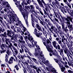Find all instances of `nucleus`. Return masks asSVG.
<instances>
[{"instance_id": "1", "label": "nucleus", "mask_w": 73, "mask_h": 73, "mask_svg": "<svg viewBox=\"0 0 73 73\" xmlns=\"http://www.w3.org/2000/svg\"><path fill=\"white\" fill-rule=\"evenodd\" d=\"M14 35H15V32L11 31V30H7V33H6V32H5L4 34L1 35V36L5 37V41H9V38H7V36L10 37H13Z\"/></svg>"}, {"instance_id": "2", "label": "nucleus", "mask_w": 73, "mask_h": 73, "mask_svg": "<svg viewBox=\"0 0 73 73\" xmlns=\"http://www.w3.org/2000/svg\"><path fill=\"white\" fill-rule=\"evenodd\" d=\"M25 8L27 9L29 12H30L32 13L34 16L37 17L36 15H37V13L35 11L33 5H31L30 6H25Z\"/></svg>"}, {"instance_id": "3", "label": "nucleus", "mask_w": 73, "mask_h": 73, "mask_svg": "<svg viewBox=\"0 0 73 73\" xmlns=\"http://www.w3.org/2000/svg\"><path fill=\"white\" fill-rule=\"evenodd\" d=\"M43 44L44 45L46 46V49H47L48 51L50 53H52L53 55H54L56 56L57 55L56 53H55V51L53 50L52 49H53V47L51 45V44H47V45H46V44L45 42H43Z\"/></svg>"}, {"instance_id": "4", "label": "nucleus", "mask_w": 73, "mask_h": 73, "mask_svg": "<svg viewBox=\"0 0 73 73\" xmlns=\"http://www.w3.org/2000/svg\"><path fill=\"white\" fill-rule=\"evenodd\" d=\"M19 11L21 12V13L22 14V15H23V17L25 21L26 20V19L25 18L26 16L27 19H28V14L27 13L28 12L27 10H25V11L26 12H25L24 10H23V9L22 8V7L21 6L19 7Z\"/></svg>"}, {"instance_id": "5", "label": "nucleus", "mask_w": 73, "mask_h": 73, "mask_svg": "<svg viewBox=\"0 0 73 73\" xmlns=\"http://www.w3.org/2000/svg\"><path fill=\"white\" fill-rule=\"evenodd\" d=\"M67 18L65 17V21H67V22L66 23L68 24L69 25H68V26L70 27V26H72V25H70V22L72 23L73 24V21L72 20V18L71 16H69L68 15H67Z\"/></svg>"}, {"instance_id": "6", "label": "nucleus", "mask_w": 73, "mask_h": 73, "mask_svg": "<svg viewBox=\"0 0 73 73\" xmlns=\"http://www.w3.org/2000/svg\"><path fill=\"white\" fill-rule=\"evenodd\" d=\"M31 21H32V26L34 28L35 27L34 26V25L35 24H34V23H35V22L37 23H38V20L37 19H36L35 17L33 16V15L32 14L31 15Z\"/></svg>"}, {"instance_id": "7", "label": "nucleus", "mask_w": 73, "mask_h": 73, "mask_svg": "<svg viewBox=\"0 0 73 73\" xmlns=\"http://www.w3.org/2000/svg\"><path fill=\"white\" fill-rule=\"evenodd\" d=\"M13 1L15 2V4L16 5H17L16 6L17 7H18V8H19V6H21L22 8L23 7H22V6L21 5H20V2L19 1H17V0H13Z\"/></svg>"}, {"instance_id": "8", "label": "nucleus", "mask_w": 73, "mask_h": 73, "mask_svg": "<svg viewBox=\"0 0 73 73\" xmlns=\"http://www.w3.org/2000/svg\"><path fill=\"white\" fill-rule=\"evenodd\" d=\"M57 49H58V50H58V51L59 52L60 55H62V54H63V49L62 48H60V46L59 44L58 45Z\"/></svg>"}, {"instance_id": "9", "label": "nucleus", "mask_w": 73, "mask_h": 73, "mask_svg": "<svg viewBox=\"0 0 73 73\" xmlns=\"http://www.w3.org/2000/svg\"><path fill=\"white\" fill-rule=\"evenodd\" d=\"M54 13L56 17L59 19L60 21V19L62 20L60 18V16L59 15L58 13H56L55 11H54Z\"/></svg>"}, {"instance_id": "10", "label": "nucleus", "mask_w": 73, "mask_h": 73, "mask_svg": "<svg viewBox=\"0 0 73 73\" xmlns=\"http://www.w3.org/2000/svg\"><path fill=\"white\" fill-rule=\"evenodd\" d=\"M56 41H55L52 42V44H53V46H54V47L56 48V49L57 50V47H58V46H56ZM58 46V45H57Z\"/></svg>"}, {"instance_id": "11", "label": "nucleus", "mask_w": 73, "mask_h": 73, "mask_svg": "<svg viewBox=\"0 0 73 73\" xmlns=\"http://www.w3.org/2000/svg\"><path fill=\"white\" fill-rule=\"evenodd\" d=\"M37 1L40 7L44 8V6L43 5L42 3L41 2V1L40 0H37Z\"/></svg>"}, {"instance_id": "12", "label": "nucleus", "mask_w": 73, "mask_h": 73, "mask_svg": "<svg viewBox=\"0 0 73 73\" xmlns=\"http://www.w3.org/2000/svg\"><path fill=\"white\" fill-rule=\"evenodd\" d=\"M54 60L56 63H58V64L59 65V66L61 65V63H60V61H58V59H56V58H54Z\"/></svg>"}, {"instance_id": "13", "label": "nucleus", "mask_w": 73, "mask_h": 73, "mask_svg": "<svg viewBox=\"0 0 73 73\" xmlns=\"http://www.w3.org/2000/svg\"><path fill=\"white\" fill-rule=\"evenodd\" d=\"M68 28L69 29V31L71 32V31H72V34H73V26H72V25H70V26H68Z\"/></svg>"}, {"instance_id": "14", "label": "nucleus", "mask_w": 73, "mask_h": 73, "mask_svg": "<svg viewBox=\"0 0 73 73\" xmlns=\"http://www.w3.org/2000/svg\"><path fill=\"white\" fill-rule=\"evenodd\" d=\"M68 27V26L67 27L66 26L65 28L64 27V29L62 28V30L63 31H64L65 32V33H67L68 32L69 30L68 29H67V28Z\"/></svg>"}, {"instance_id": "15", "label": "nucleus", "mask_w": 73, "mask_h": 73, "mask_svg": "<svg viewBox=\"0 0 73 73\" xmlns=\"http://www.w3.org/2000/svg\"><path fill=\"white\" fill-rule=\"evenodd\" d=\"M17 17V18H16V19H15L14 18H13V20H14V21L15 22H17V21H18V23L19 24L20 23H20V22L19 20V19L18 18V17Z\"/></svg>"}, {"instance_id": "16", "label": "nucleus", "mask_w": 73, "mask_h": 73, "mask_svg": "<svg viewBox=\"0 0 73 73\" xmlns=\"http://www.w3.org/2000/svg\"><path fill=\"white\" fill-rule=\"evenodd\" d=\"M63 21H62V20L60 19V22H61V23L62 24V29H64V23Z\"/></svg>"}, {"instance_id": "17", "label": "nucleus", "mask_w": 73, "mask_h": 73, "mask_svg": "<svg viewBox=\"0 0 73 73\" xmlns=\"http://www.w3.org/2000/svg\"><path fill=\"white\" fill-rule=\"evenodd\" d=\"M11 53V52L9 51V50H7V51H6V54H8V56H9L10 55V54Z\"/></svg>"}, {"instance_id": "18", "label": "nucleus", "mask_w": 73, "mask_h": 73, "mask_svg": "<svg viewBox=\"0 0 73 73\" xmlns=\"http://www.w3.org/2000/svg\"><path fill=\"white\" fill-rule=\"evenodd\" d=\"M27 69L29 70V71H30V72L31 73H32V70H31V68L30 67V66L29 65H27Z\"/></svg>"}, {"instance_id": "19", "label": "nucleus", "mask_w": 73, "mask_h": 73, "mask_svg": "<svg viewBox=\"0 0 73 73\" xmlns=\"http://www.w3.org/2000/svg\"><path fill=\"white\" fill-rule=\"evenodd\" d=\"M31 59L33 60V61L34 62H35V63H36V64H38V62L37 61V60H36V59H35L34 58H31Z\"/></svg>"}, {"instance_id": "20", "label": "nucleus", "mask_w": 73, "mask_h": 73, "mask_svg": "<svg viewBox=\"0 0 73 73\" xmlns=\"http://www.w3.org/2000/svg\"><path fill=\"white\" fill-rule=\"evenodd\" d=\"M36 9H38V10H41V9L39 8V6L38 5H35Z\"/></svg>"}, {"instance_id": "21", "label": "nucleus", "mask_w": 73, "mask_h": 73, "mask_svg": "<svg viewBox=\"0 0 73 73\" xmlns=\"http://www.w3.org/2000/svg\"><path fill=\"white\" fill-rule=\"evenodd\" d=\"M14 27H14V26L12 25H11V29H12L14 31L16 32V30H15V28Z\"/></svg>"}, {"instance_id": "22", "label": "nucleus", "mask_w": 73, "mask_h": 73, "mask_svg": "<svg viewBox=\"0 0 73 73\" xmlns=\"http://www.w3.org/2000/svg\"><path fill=\"white\" fill-rule=\"evenodd\" d=\"M53 69H50V72H54L55 73H56V70H55V68H53Z\"/></svg>"}, {"instance_id": "23", "label": "nucleus", "mask_w": 73, "mask_h": 73, "mask_svg": "<svg viewBox=\"0 0 73 73\" xmlns=\"http://www.w3.org/2000/svg\"><path fill=\"white\" fill-rule=\"evenodd\" d=\"M36 36L38 37H39L40 35H42V33H41V34H40V33H36Z\"/></svg>"}, {"instance_id": "24", "label": "nucleus", "mask_w": 73, "mask_h": 73, "mask_svg": "<svg viewBox=\"0 0 73 73\" xmlns=\"http://www.w3.org/2000/svg\"><path fill=\"white\" fill-rule=\"evenodd\" d=\"M41 3H42L44 4L43 5H44V6L46 7L47 6L46 4L45 3L44 0H41Z\"/></svg>"}, {"instance_id": "25", "label": "nucleus", "mask_w": 73, "mask_h": 73, "mask_svg": "<svg viewBox=\"0 0 73 73\" xmlns=\"http://www.w3.org/2000/svg\"><path fill=\"white\" fill-rule=\"evenodd\" d=\"M64 52L65 54H66L67 53L69 52V51L68 49H65V50H64Z\"/></svg>"}, {"instance_id": "26", "label": "nucleus", "mask_w": 73, "mask_h": 73, "mask_svg": "<svg viewBox=\"0 0 73 73\" xmlns=\"http://www.w3.org/2000/svg\"><path fill=\"white\" fill-rule=\"evenodd\" d=\"M58 13L59 14V15H60V16H61V18L62 19V21H63V22H64V18L62 17V15H61L60 12Z\"/></svg>"}, {"instance_id": "27", "label": "nucleus", "mask_w": 73, "mask_h": 73, "mask_svg": "<svg viewBox=\"0 0 73 73\" xmlns=\"http://www.w3.org/2000/svg\"><path fill=\"white\" fill-rule=\"evenodd\" d=\"M38 53L37 52V51H36V50H35V53L34 54L35 56H37L38 55Z\"/></svg>"}, {"instance_id": "28", "label": "nucleus", "mask_w": 73, "mask_h": 73, "mask_svg": "<svg viewBox=\"0 0 73 73\" xmlns=\"http://www.w3.org/2000/svg\"><path fill=\"white\" fill-rule=\"evenodd\" d=\"M26 2L27 4H30L32 2L31 0H26Z\"/></svg>"}, {"instance_id": "29", "label": "nucleus", "mask_w": 73, "mask_h": 73, "mask_svg": "<svg viewBox=\"0 0 73 73\" xmlns=\"http://www.w3.org/2000/svg\"><path fill=\"white\" fill-rule=\"evenodd\" d=\"M47 44H48L50 43V44H51V42L50 41V40L49 39H48L47 41H46Z\"/></svg>"}, {"instance_id": "30", "label": "nucleus", "mask_w": 73, "mask_h": 73, "mask_svg": "<svg viewBox=\"0 0 73 73\" xmlns=\"http://www.w3.org/2000/svg\"><path fill=\"white\" fill-rule=\"evenodd\" d=\"M14 39H16L18 37V35H17L15 34L14 35Z\"/></svg>"}, {"instance_id": "31", "label": "nucleus", "mask_w": 73, "mask_h": 73, "mask_svg": "<svg viewBox=\"0 0 73 73\" xmlns=\"http://www.w3.org/2000/svg\"><path fill=\"white\" fill-rule=\"evenodd\" d=\"M53 29L55 32V31H57V29L55 27H54V28Z\"/></svg>"}, {"instance_id": "32", "label": "nucleus", "mask_w": 73, "mask_h": 73, "mask_svg": "<svg viewBox=\"0 0 73 73\" xmlns=\"http://www.w3.org/2000/svg\"><path fill=\"white\" fill-rule=\"evenodd\" d=\"M13 17H14L15 18V19H16V18L15 17V16L14 15H12V16H11L10 17V19H13Z\"/></svg>"}, {"instance_id": "33", "label": "nucleus", "mask_w": 73, "mask_h": 73, "mask_svg": "<svg viewBox=\"0 0 73 73\" xmlns=\"http://www.w3.org/2000/svg\"><path fill=\"white\" fill-rule=\"evenodd\" d=\"M22 2L23 3H24V4L25 5H28V3H27L26 1H22Z\"/></svg>"}, {"instance_id": "34", "label": "nucleus", "mask_w": 73, "mask_h": 73, "mask_svg": "<svg viewBox=\"0 0 73 73\" xmlns=\"http://www.w3.org/2000/svg\"><path fill=\"white\" fill-rule=\"evenodd\" d=\"M60 44V46L62 47V48H63L64 47V45L62 43H61V44Z\"/></svg>"}, {"instance_id": "35", "label": "nucleus", "mask_w": 73, "mask_h": 73, "mask_svg": "<svg viewBox=\"0 0 73 73\" xmlns=\"http://www.w3.org/2000/svg\"><path fill=\"white\" fill-rule=\"evenodd\" d=\"M21 30V28H17V31L18 32H20V31Z\"/></svg>"}, {"instance_id": "36", "label": "nucleus", "mask_w": 73, "mask_h": 73, "mask_svg": "<svg viewBox=\"0 0 73 73\" xmlns=\"http://www.w3.org/2000/svg\"><path fill=\"white\" fill-rule=\"evenodd\" d=\"M8 4V3L7 2H3V5H6V4Z\"/></svg>"}, {"instance_id": "37", "label": "nucleus", "mask_w": 73, "mask_h": 73, "mask_svg": "<svg viewBox=\"0 0 73 73\" xmlns=\"http://www.w3.org/2000/svg\"><path fill=\"white\" fill-rule=\"evenodd\" d=\"M36 71H39L41 73V70L39 68H38V70L37 69H36Z\"/></svg>"}, {"instance_id": "38", "label": "nucleus", "mask_w": 73, "mask_h": 73, "mask_svg": "<svg viewBox=\"0 0 73 73\" xmlns=\"http://www.w3.org/2000/svg\"><path fill=\"white\" fill-rule=\"evenodd\" d=\"M48 25H49L50 27L53 26L52 24L51 23H50V22H48Z\"/></svg>"}, {"instance_id": "39", "label": "nucleus", "mask_w": 73, "mask_h": 73, "mask_svg": "<svg viewBox=\"0 0 73 73\" xmlns=\"http://www.w3.org/2000/svg\"><path fill=\"white\" fill-rule=\"evenodd\" d=\"M67 5H68V6L69 7L70 9H71V5H70V4H69V3H68V4H67Z\"/></svg>"}, {"instance_id": "40", "label": "nucleus", "mask_w": 73, "mask_h": 73, "mask_svg": "<svg viewBox=\"0 0 73 73\" xmlns=\"http://www.w3.org/2000/svg\"><path fill=\"white\" fill-rule=\"evenodd\" d=\"M27 57L28 58H29V59H30V60L32 62H33V61H32V60H31V57H30V56H27Z\"/></svg>"}, {"instance_id": "41", "label": "nucleus", "mask_w": 73, "mask_h": 73, "mask_svg": "<svg viewBox=\"0 0 73 73\" xmlns=\"http://www.w3.org/2000/svg\"><path fill=\"white\" fill-rule=\"evenodd\" d=\"M27 45H28V46L29 47H32V45L31 43H28V42H27Z\"/></svg>"}, {"instance_id": "42", "label": "nucleus", "mask_w": 73, "mask_h": 73, "mask_svg": "<svg viewBox=\"0 0 73 73\" xmlns=\"http://www.w3.org/2000/svg\"><path fill=\"white\" fill-rule=\"evenodd\" d=\"M40 50V48H37V50H36V51H37V50H38V52H40V50Z\"/></svg>"}, {"instance_id": "43", "label": "nucleus", "mask_w": 73, "mask_h": 73, "mask_svg": "<svg viewBox=\"0 0 73 73\" xmlns=\"http://www.w3.org/2000/svg\"><path fill=\"white\" fill-rule=\"evenodd\" d=\"M40 23H41V25H44V23L43 22H42V21H40Z\"/></svg>"}, {"instance_id": "44", "label": "nucleus", "mask_w": 73, "mask_h": 73, "mask_svg": "<svg viewBox=\"0 0 73 73\" xmlns=\"http://www.w3.org/2000/svg\"><path fill=\"white\" fill-rule=\"evenodd\" d=\"M14 52H15V53H16V54H15L16 55H17V54L18 53V51H17V50H15V51H14Z\"/></svg>"}, {"instance_id": "45", "label": "nucleus", "mask_w": 73, "mask_h": 73, "mask_svg": "<svg viewBox=\"0 0 73 73\" xmlns=\"http://www.w3.org/2000/svg\"><path fill=\"white\" fill-rule=\"evenodd\" d=\"M9 56H8L7 54H5V58H6V60H7V58L8 59Z\"/></svg>"}, {"instance_id": "46", "label": "nucleus", "mask_w": 73, "mask_h": 73, "mask_svg": "<svg viewBox=\"0 0 73 73\" xmlns=\"http://www.w3.org/2000/svg\"><path fill=\"white\" fill-rule=\"evenodd\" d=\"M37 29H36V28H35V32L34 33H33L34 34H36V33H37Z\"/></svg>"}, {"instance_id": "47", "label": "nucleus", "mask_w": 73, "mask_h": 73, "mask_svg": "<svg viewBox=\"0 0 73 73\" xmlns=\"http://www.w3.org/2000/svg\"><path fill=\"white\" fill-rule=\"evenodd\" d=\"M0 32H1L2 33L3 32V31L2 28L1 27H0Z\"/></svg>"}, {"instance_id": "48", "label": "nucleus", "mask_w": 73, "mask_h": 73, "mask_svg": "<svg viewBox=\"0 0 73 73\" xmlns=\"http://www.w3.org/2000/svg\"><path fill=\"white\" fill-rule=\"evenodd\" d=\"M50 19V20H51V21H52L53 22H54V19H52V18H51V17H49Z\"/></svg>"}, {"instance_id": "49", "label": "nucleus", "mask_w": 73, "mask_h": 73, "mask_svg": "<svg viewBox=\"0 0 73 73\" xmlns=\"http://www.w3.org/2000/svg\"><path fill=\"white\" fill-rule=\"evenodd\" d=\"M54 21H56L58 23H59V21H58V19H56V18H54Z\"/></svg>"}, {"instance_id": "50", "label": "nucleus", "mask_w": 73, "mask_h": 73, "mask_svg": "<svg viewBox=\"0 0 73 73\" xmlns=\"http://www.w3.org/2000/svg\"><path fill=\"white\" fill-rule=\"evenodd\" d=\"M39 11L40 13V14H41V15H43V13L42 12V11H41V10H39Z\"/></svg>"}, {"instance_id": "51", "label": "nucleus", "mask_w": 73, "mask_h": 73, "mask_svg": "<svg viewBox=\"0 0 73 73\" xmlns=\"http://www.w3.org/2000/svg\"><path fill=\"white\" fill-rule=\"evenodd\" d=\"M62 41L60 40L58 41V43H59V44H62Z\"/></svg>"}, {"instance_id": "52", "label": "nucleus", "mask_w": 73, "mask_h": 73, "mask_svg": "<svg viewBox=\"0 0 73 73\" xmlns=\"http://www.w3.org/2000/svg\"><path fill=\"white\" fill-rule=\"evenodd\" d=\"M1 24H2L3 25V27H4L6 29V25H5V23H1Z\"/></svg>"}, {"instance_id": "53", "label": "nucleus", "mask_w": 73, "mask_h": 73, "mask_svg": "<svg viewBox=\"0 0 73 73\" xmlns=\"http://www.w3.org/2000/svg\"><path fill=\"white\" fill-rule=\"evenodd\" d=\"M67 72H68V73H72V71L70 70H67Z\"/></svg>"}, {"instance_id": "54", "label": "nucleus", "mask_w": 73, "mask_h": 73, "mask_svg": "<svg viewBox=\"0 0 73 73\" xmlns=\"http://www.w3.org/2000/svg\"><path fill=\"white\" fill-rule=\"evenodd\" d=\"M67 62L68 63V65H69V66H71L72 65V64H72L71 63V64L70 63H69V62Z\"/></svg>"}, {"instance_id": "55", "label": "nucleus", "mask_w": 73, "mask_h": 73, "mask_svg": "<svg viewBox=\"0 0 73 73\" xmlns=\"http://www.w3.org/2000/svg\"><path fill=\"white\" fill-rule=\"evenodd\" d=\"M23 37L25 40L27 39L28 38L27 36H26L25 37V36L23 35Z\"/></svg>"}, {"instance_id": "56", "label": "nucleus", "mask_w": 73, "mask_h": 73, "mask_svg": "<svg viewBox=\"0 0 73 73\" xmlns=\"http://www.w3.org/2000/svg\"><path fill=\"white\" fill-rule=\"evenodd\" d=\"M33 68L35 70L37 69V68L36 67V66H33Z\"/></svg>"}, {"instance_id": "57", "label": "nucleus", "mask_w": 73, "mask_h": 73, "mask_svg": "<svg viewBox=\"0 0 73 73\" xmlns=\"http://www.w3.org/2000/svg\"><path fill=\"white\" fill-rule=\"evenodd\" d=\"M70 12L72 14H73V10H70Z\"/></svg>"}, {"instance_id": "58", "label": "nucleus", "mask_w": 73, "mask_h": 73, "mask_svg": "<svg viewBox=\"0 0 73 73\" xmlns=\"http://www.w3.org/2000/svg\"><path fill=\"white\" fill-rule=\"evenodd\" d=\"M9 46H8V47H9V48H11V49H12L11 48V47H14L13 46H11V45H8Z\"/></svg>"}, {"instance_id": "59", "label": "nucleus", "mask_w": 73, "mask_h": 73, "mask_svg": "<svg viewBox=\"0 0 73 73\" xmlns=\"http://www.w3.org/2000/svg\"><path fill=\"white\" fill-rule=\"evenodd\" d=\"M36 27L37 28L41 27H40L39 25L38 24H36Z\"/></svg>"}, {"instance_id": "60", "label": "nucleus", "mask_w": 73, "mask_h": 73, "mask_svg": "<svg viewBox=\"0 0 73 73\" xmlns=\"http://www.w3.org/2000/svg\"><path fill=\"white\" fill-rule=\"evenodd\" d=\"M26 64L27 65H28V62H27V61H26L24 63V64Z\"/></svg>"}, {"instance_id": "61", "label": "nucleus", "mask_w": 73, "mask_h": 73, "mask_svg": "<svg viewBox=\"0 0 73 73\" xmlns=\"http://www.w3.org/2000/svg\"><path fill=\"white\" fill-rule=\"evenodd\" d=\"M23 28L24 29H23V32H25V31H26V28H25V27H24Z\"/></svg>"}, {"instance_id": "62", "label": "nucleus", "mask_w": 73, "mask_h": 73, "mask_svg": "<svg viewBox=\"0 0 73 73\" xmlns=\"http://www.w3.org/2000/svg\"><path fill=\"white\" fill-rule=\"evenodd\" d=\"M25 21L26 23V25H27V26H28V21H26V20H25Z\"/></svg>"}, {"instance_id": "63", "label": "nucleus", "mask_w": 73, "mask_h": 73, "mask_svg": "<svg viewBox=\"0 0 73 73\" xmlns=\"http://www.w3.org/2000/svg\"><path fill=\"white\" fill-rule=\"evenodd\" d=\"M9 61H10L11 62V63H13V60L11 58H10V60Z\"/></svg>"}, {"instance_id": "64", "label": "nucleus", "mask_w": 73, "mask_h": 73, "mask_svg": "<svg viewBox=\"0 0 73 73\" xmlns=\"http://www.w3.org/2000/svg\"><path fill=\"white\" fill-rule=\"evenodd\" d=\"M38 28V30L39 31H40L41 30H42V29H41V27H38V28Z\"/></svg>"}]
</instances>
